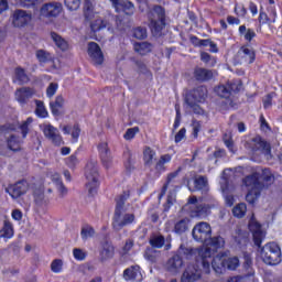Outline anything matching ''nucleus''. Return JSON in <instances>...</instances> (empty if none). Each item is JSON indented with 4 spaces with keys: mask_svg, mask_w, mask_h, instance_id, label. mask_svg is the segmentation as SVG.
<instances>
[{
    "mask_svg": "<svg viewBox=\"0 0 282 282\" xmlns=\"http://www.w3.org/2000/svg\"><path fill=\"white\" fill-rule=\"evenodd\" d=\"M180 254L183 259L200 263V268L205 274H210V267L217 274H221L224 268H226L227 253L220 252L213 259L215 251L210 249V247L192 248L186 245H181Z\"/></svg>",
    "mask_w": 282,
    "mask_h": 282,
    "instance_id": "1",
    "label": "nucleus"
},
{
    "mask_svg": "<svg viewBox=\"0 0 282 282\" xmlns=\"http://www.w3.org/2000/svg\"><path fill=\"white\" fill-rule=\"evenodd\" d=\"M242 184L248 191L246 196L248 204H254L261 196V191L274 184V175L268 169H258L252 174L246 176L242 180Z\"/></svg>",
    "mask_w": 282,
    "mask_h": 282,
    "instance_id": "2",
    "label": "nucleus"
},
{
    "mask_svg": "<svg viewBox=\"0 0 282 282\" xmlns=\"http://www.w3.org/2000/svg\"><path fill=\"white\" fill-rule=\"evenodd\" d=\"M129 199V193L124 192L122 195L116 198V209L112 218V228L113 230H122V228L127 226H131L133 221H135V215L133 213H128L129 204L127 200Z\"/></svg>",
    "mask_w": 282,
    "mask_h": 282,
    "instance_id": "3",
    "label": "nucleus"
},
{
    "mask_svg": "<svg viewBox=\"0 0 282 282\" xmlns=\"http://www.w3.org/2000/svg\"><path fill=\"white\" fill-rule=\"evenodd\" d=\"M63 14V3L58 1H50L43 3L37 11V19L42 23H52Z\"/></svg>",
    "mask_w": 282,
    "mask_h": 282,
    "instance_id": "4",
    "label": "nucleus"
},
{
    "mask_svg": "<svg viewBox=\"0 0 282 282\" xmlns=\"http://www.w3.org/2000/svg\"><path fill=\"white\" fill-rule=\"evenodd\" d=\"M150 20V29L154 36H160L166 25V12L160 6L153 7L148 13Z\"/></svg>",
    "mask_w": 282,
    "mask_h": 282,
    "instance_id": "5",
    "label": "nucleus"
},
{
    "mask_svg": "<svg viewBox=\"0 0 282 282\" xmlns=\"http://www.w3.org/2000/svg\"><path fill=\"white\" fill-rule=\"evenodd\" d=\"M84 14L86 19L90 20V30L93 33V35H90V39H94L95 41H99L98 36H96V32H100V30H105V28L109 25V22L100 18L98 13L94 14V6L91 4V2L87 0L84 6Z\"/></svg>",
    "mask_w": 282,
    "mask_h": 282,
    "instance_id": "6",
    "label": "nucleus"
},
{
    "mask_svg": "<svg viewBox=\"0 0 282 282\" xmlns=\"http://www.w3.org/2000/svg\"><path fill=\"white\" fill-rule=\"evenodd\" d=\"M206 94H208L206 87L200 86L191 90L185 97V102L188 108L193 109L194 113H197L198 116L204 113V109L199 107V102H204V100H206Z\"/></svg>",
    "mask_w": 282,
    "mask_h": 282,
    "instance_id": "7",
    "label": "nucleus"
},
{
    "mask_svg": "<svg viewBox=\"0 0 282 282\" xmlns=\"http://www.w3.org/2000/svg\"><path fill=\"white\" fill-rule=\"evenodd\" d=\"M260 257L267 265H279L281 262V247L275 242H269L262 247Z\"/></svg>",
    "mask_w": 282,
    "mask_h": 282,
    "instance_id": "8",
    "label": "nucleus"
},
{
    "mask_svg": "<svg viewBox=\"0 0 282 282\" xmlns=\"http://www.w3.org/2000/svg\"><path fill=\"white\" fill-rule=\"evenodd\" d=\"M85 176L87 180L86 187L88 188L89 195L94 196L98 188V162L90 160L86 164Z\"/></svg>",
    "mask_w": 282,
    "mask_h": 282,
    "instance_id": "9",
    "label": "nucleus"
},
{
    "mask_svg": "<svg viewBox=\"0 0 282 282\" xmlns=\"http://www.w3.org/2000/svg\"><path fill=\"white\" fill-rule=\"evenodd\" d=\"M17 127L14 124L7 123L0 128V142H3V140H7V144L11 151H20L21 150V140L17 138L15 135H10L8 138V134L11 131H14Z\"/></svg>",
    "mask_w": 282,
    "mask_h": 282,
    "instance_id": "10",
    "label": "nucleus"
},
{
    "mask_svg": "<svg viewBox=\"0 0 282 282\" xmlns=\"http://www.w3.org/2000/svg\"><path fill=\"white\" fill-rule=\"evenodd\" d=\"M32 21H34V15L32 11H26L23 9H17L12 14V24L13 28L22 29L30 28L32 25Z\"/></svg>",
    "mask_w": 282,
    "mask_h": 282,
    "instance_id": "11",
    "label": "nucleus"
},
{
    "mask_svg": "<svg viewBox=\"0 0 282 282\" xmlns=\"http://www.w3.org/2000/svg\"><path fill=\"white\" fill-rule=\"evenodd\" d=\"M192 237L199 243H206L213 237L210 224L204 221L196 224L192 230Z\"/></svg>",
    "mask_w": 282,
    "mask_h": 282,
    "instance_id": "12",
    "label": "nucleus"
},
{
    "mask_svg": "<svg viewBox=\"0 0 282 282\" xmlns=\"http://www.w3.org/2000/svg\"><path fill=\"white\" fill-rule=\"evenodd\" d=\"M257 59V53L254 48L250 46H241L237 52L234 63L235 65H252Z\"/></svg>",
    "mask_w": 282,
    "mask_h": 282,
    "instance_id": "13",
    "label": "nucleus"
},
{
    "mask_svg": "<svg viewBox=\"0 0 282 282\" xmlns=\"http://www.w3.org/2000/svg\"><path fill=\"white\" fill-rule=\"evenodd\" d=\"M202 263L196 262L195 264H189L186 267L185 271L181 276V282H195L202 279V269L199 268Z\"/></svg>",
    "mask_w": 282,
    "mask_h": 282,
    "instance_id": "14",
    "label": "nucleus"
},
{
    "mask_svg": "<svg viewBox=\"0 0 282 282\" xmlns=\"http://www.w3.org/2000/svg\"><path fill=\"white\" fill-rule=\"evenodd\" d=\"M41 129L47 140H50L55 147H61L63 144V137L54 126L50 123H44Z\"/></svg>",
    "mask_w": 282,
    "mask_h": 282,
    "instance_id": "15",
    "label": "nucleus"
},
{
    "mask_svg": "<svg viewBox=\"0 0 282 282\" xmlns=\"http://www.w3.org/2000/svg\"><path fill=\"white\" fill-rule=\"evenodd\" d=\"M88 56L94 65H102L105 63V54H102L100 45L95 42L88 43Z\"/></svg>",
    "mask_w": 282,
    "mask_h": 282,
    "instance_id": "16",
    "label": "nucleus"
},
{
    "mask_svg": "<svg viewBox=\"0 0 282 282\" xmlns=\"http://www.w3.org/2000/svg\"><path fill=\"white\" fill-rule=\"evenodd\" d=\"M249 230L252 232L253 243L261 248V243H263V239H265V232L261 229V225L254 219H251L249 223Z\"/></svg>",
    "mask_w": 282,
    "mask_h": 282,
    "instance_id": "17",
    "label": "nucleus"
},
{
    "mask_svg": "<svg viewBox=\"0 0 282 282\" xmlns=\"http://www.w3.org/2000/svg\"><path fill=\"white\" fill-rule=\"evenodd\" d=\"M6 193H8L12 199H19L21 195H25V193H28V182L20 181L14 185H10L6 188Z\"/></svg>",
    "mask_w": 282,
    "mask_h": 282,
    "instance_id": "18",
    "label": "nucleus"
},
{
    "mask_svg": "<svg viewBox=\"0 0 282 282\" xmlns=\"http://www.w3.org/2000/svg\"><path fill=\"white\" fill-rule=\"evenodd\" d=\"M178 254L180 256L172 257L166 263V270L167 272H171V274H177V272L182 270V265H184V260L188 261V259L184 258L182 253H180V248H178ZM189 261H195V260H189Z\"/></svg>",
    "mask_w": 282,
    "mask_h": 282,
    "instance_id": "19",
    "label": "nucleus"
},
{
    "mask_svg": "<svg viewBox=\"0 0 282 282\" xmlns=\"http://www.w3.org/2000/svg\"><path fill=\"white\" fill-rule=\"evenodd\" d=\"M116 12H124L131 17L135 12V7L129 0H110Z\"/></svg>",
    "mask_w": 282,
    "mask_h": 282,
    "instance_id": "20",
    "label": "nucleus"
},
{
    "mask_svg": "<svg viewBox=\"0 0 282 282\" xmlns=\"http://www.w3.org/2000/svg\"><path fill=\"white\" fill-rule=\"evenodd\" d=\"M124 281L142 282L144 276L140 270V265H132L123 271Z\"/></svg>",
    "mask_w": 282,
    "mask_h": 282,
    "instance_id": "21",
    "label": "nucleus"
},
{
    "mask_svg": "<svg viewBox=\"0 0 282 282\" xmlns=\"http://www.w3.org/2000/svg\"><path fill=\"white\" fill-rule=\"evenodd\" d=\"M250 148L253 153H257V151H262V153L270 154L271 148L270 143L263 141L261 137H256L250 142Z\"/></svg>",
    "mask_w": 282,
    "mask_h": 282,
    "instance_id": "22",
    "label": "nucleus"
},
{
    "mask_svg": "<svg viewBox=\"0 0 282 282\" xmlns=\"http://www.w3.org/2000/svg\"><path fill=\"white\" fill-rule=\"evenodd\" d=\"M35 94L36 91H34V88L23 87L15 91V99L21 105H25V102H28V100H30V98H32V96Z\"/></svg>",
    "mask_w": 282,
    "mask_h": 282,
    "instance_id": "23",
    "label": "nucleus"
},
{
    "mask_svg": "<svg viewBox=\"0 0 282 282\" xmlns=\"http://www.w3.org/2000/svg\"><path fill=\"white\" fill-rule=\"evenodd\" d=\"M98 151L100 153L101 162L106 169H109L111 166V152L109 151V147L107 145V142H101L98 145Z\"/></svg>",
    "mask_w": 282,
    "mask_h": 282,
    "instance_id": "24",
    "label": "nucleus"
},
{
    "mask_svg": "<svg viewBox=\"0 0 282 282\" xmlns=\"http://www.w3.org/2000/svg\"><path fill=\"white\" fill-rule=\"evenodd\" d=\"M182 167H178L175 172H172L167 175V181L163 185L161 197L166 195V191H169L170 186H172V188L177 187V175H180Z\"/></svg>",
    "mask_w": 282,
    "mask_h": 282,
    "instance_id": "25",
    "label": "nucleus"
},
{
    "mask_svg": "<svg viewBox=\"0 0 282 282\" xmlns=\"http://www.w3.org/2000/svg\"><path fill=\"white\" fill-rule=\"evenodd\" d=\"M210 210V206L204 203H197L194 207L191 208L192 217H206Z\"/></svg>",
    "mask_w": 282,
    "mask_h": 282,
    "instance_id": "26",
    "label": "nucleus"
},
{
    "mask_svg": "<svg viewBox=\"0 0 282 282\" xmlns=\"http://www.w3.org/2000/svg\"><path fill=\"white\" fill-rule=\"evenodd\" d=\"M51 39L53 43L61 50L62 52H67L69 50V43L63 36L58 35L56 32H51Z\"/></svg>",
    "mask_w": 282,
    "mask_h": 282,
    "instance_id": "27",
    "label": "nucleus"
},
{
    "mask_svg": "<svg viewBox=\"0 0 282 282\" xmlns=\"http://www.w3.org/2000/svg\"><path fill=\"white\" fill-rule=\"evenodd\" d=\"M155 158H158V153L151 147H145L143 149V162L145 166H153Z\"/></svg>",
    "mask_w": 282,
    "mask_h": 282,
    "instance_id": "28",
    "label": "nucleus"
},
{
    "mask_svg": "<svg viewBox=\"0 0 282 282\" xmlns=\"http://www.w3.org/2000/svg\"><path fill=\"white\" fill-rule=\"evenodd\" d=\"M14 237V226L10 220H4L3 227L0 229V239H12Z\"/></svg>",
    "mask_w": 282,
    "mask_h": 282,
    "instance_id": "29",
    "label": "nucleus"
},
{
    "mask_svg": "<svg viewBox=\"0 0 282 282\" xmlns=\"http://www.w3.org/2000/svg\"><path fill=\"white\" fill-rule=\"evenodd\" d=\"M113 254H116V249L113 248V245L110 242H105L101 246L100 250V257L104 261H107V259H113Z\"/></svg>",
    "mask_w": 282,
    "mask_h": 282,
    "instance_id": "30",
    "label": "nucleus"
},
{
    "mask_svg": "<svg viewBox=\"0 0 282 282\" xmlns=\"http://www.w3.org/2000/svg\"><path fill=\"white\" fill-rule=\"evenodd\" d=\"M153 50V44L149 42H137L134 43V52L141 56H147Z\"/></svg>",
    "mask_w": 282,
    "mask_h": 282,
    "instance_id": "31",
    "label": "nucleus"
},
{
    "mask_svg": "<svg viewBox=\"0 0 282 282\" xmlns=\"http://www.w3.org/2000/svg\"><path fill=\"white\" fill-rule=\"evenodd\" d=\"M51 111L53 116H58L61 113V109L65 107V98L63 96H57L54 101L50 102Z\"/></svg>",
    "mask_w": 282,
    "mask_h": 282,
    "instance_id": "32",
    "label": "nucleus"
},
{
    "mask_svg": "<svg viewBox=\"0 0 282 282\" xmlns=\"http://www.w3.org/2000/svg\"><path fill=\"white\" fill-rule=\"evenodd\" d=\"M210 248H214V250H221L226 246V240L221 236H214L206 241Z\"/></svg>",
    "mask_w": 282,
    "mask_h": 282,
    "instance_id": "33",
    "label": "nucleus"
},
{
    "mask_svg": "<svg viewBox=\"0 0 282 282\" xmlns=\"http://www.w3.org/2000/svg\"><path fill=\"white\" fill-rule=\"evenodd\" d=\"M62 131L64 135H69L70 133L73 142H78V138H80V127H78L77 124H75L73 128L69 126H64L62 128Z\"/></svg>",
    "mask_w": 282,
    "mask_h": 282,
    "instance_id": "34",
    "label": "nucleus"
},
{
    "mask_svg": "<svg viewBox=\"0 0 282 282\" xmlns=\"http://www.w3.org/2000/svg\"><path fill=\"white\" fill-rule=\"evenodd\" d=\"M34 202L36 206H46L50 203V198H47L43 192V188H37L33 193Z\"/></svg>",
    "mask_w": 282,
    "mask_h": 282,
    "instance_id": "35",
    "label": "nucleus"
},
{
    "mask_svg": "<svg viewBox=\"0 0 282 282\" xmlns=\"http://www.w3.org/2000/svg\"><path fill=\"white\" fill-rule=\"evenodd\" d=\"M194 76L196 80H200L202 83H204L213 78V70H208L206 68H196L194 72Z\"/></svg>",
    "mask_w": 282,
    "mask_h": 282,
    "instance_id": "36",
    "label": "nucleus"
},
{
    "mask_svg": "<svg viewBox=\"0 0 282 282\" xmlns=\"http://www.w3.org/2000/svg\"><path fill=\"white\" fill-rule=\"evenodd\" d=\"M188 224H191V219L186 217L176 220V223L174 224V232H176V235H183V232H186V230H188Z\"/></svg>",
    "mask_w": 282,
    "mask_h": 282,
    "instance_id": "37",
    "label": "nucleus"
},
{
    "mask_svg": "<svg viewBox=\"0 0 282 282\" xmlns=\"http://www.w3.org/2000/svg\"><path fill=\"white\" fill-rule=\"evenodd\" d=\"M171 160H173V156L171 154L161 155L155 164V170L160 173L166 171V164L171 163Z\"/></svg>",
    "mask_w": 282,
    "mask_h": 282,
    "instance_id": "38",
    "label": "nucleus"
},
{
    "mask_svg": "<svg viewBox=\"0 0 282 282\" xmlns=\"http://www.w3.org/2000/svg\"><path fill=\"white\" fill-rule=\"evenodd\" d=\"M232 84H227V85H220L216 88V94L220 98H230V94H232Z\"/></svg>",
    "mask_w": 282,
    "mask_h": 282,
    "instance_id": "39",
    "label": "nucleus"
},
{
    "mask_svg": "<svg viewBox=\"0 0 282 282\" xmlns=\"http://www.w3.org/2000/svg\"><path fill=\"white\" fill-rule=\"evenodd\" d=\"M220 188L223 191V195L225 197L227 206H232L235 204V197L228 194V183L226 182V180L221 181Z\"/></svg>",
    "mask_w": 282,
    "mask_h": 282,
    "instance_id": "40",
    "label": "nucleus"
},
{
    "mask_svg": "<svg viewBox=\"0 0 282 282\" xmlns=\"http://www.w3.org/2000/svg\"><path fill=\"white\" fill-rule=\"evenodd\" d=\"M195 191H208V178L206 176H197L194 180Z\"/></svg>",
    "mask_w": 282,
    "mask_h": 282,
    "instance_id": "41",
    "label": "nucleus"
},
{
    "mask_svg": "<svg viewBox=\"0 0 282 282\" xmlns=\"http://www.w3.org/2000/svg\"><path fill=\"white\" fill-rule=\"evenodd\" d=\"M247 210H248V207L246 206V204L240 203L234 207L232 215H234V217L241 219V217L246 216Z\"/></svg>",
    "mask_w": 282,
    "mask_h": 282,
    "instance_id": "42",
    "label": "nucleus"
},
{
    "mask_svg": "<svg viewBox=\"0 0 282 282\" xmlns=\"http://www.w3.org/2000/svg\"><path fill=\"white\" fill-rule=\"evenodd\" d=\"M15 79L18 83H20V85L30 82V77H28V74H25V70L21 67L15 68Z\"/></svg>",
    "mask_w": 282,
    "mask_h": 282,
    "instance_id": "43",
    "label": "nucleus"
},
{
    "mask_svg": "<svg viewBox=\"0 0 282 282\" xmlns=\"http://www.w3.org/2000/svg\"><path fill=\"white\" fill-rule=\"evenodd\" d=\"M132 36H133V39H138V40L147 39V36H148L147 28L137 26V28L132 29Z\"/></svg>",
    "mask_w": 282,
    "mask_h": 282,
    "instance_id": "44",
    "label": "nucleus"
},
{
    "mask_svg": "<svg viewBox=\"0 0 282 282\" xmlns=\"http://www.w3.org/2000/svg\"><path fill=\"white\" fill-rule=\"evenodd\" d=\"M36 108L35 113L39 118H47V109H45V105L43 101L36 100L35 101Z\"/></svg>",
    "mask_w": 282,
    "mask_h": 282,
    "instance_id": "45",
    "label": "nucleus"
},
{
    "mask_svg": "<svg viewBox=\"0 0 282 282\" xmlns=\"http://www.w3.org/2000/svg\"><path fill=\"white\" fill-rule=\"evenodd\" d=\"M35 56L40 63H48V61H52V54L43 50L36 51Z\"/></svg>",
    "mask_w": 282,
    "mask_h": 282,
    "instance_id": "46",
    "label": "nucleus"
},
{
    "mask_svg": "<svg viewBox=\"0 0 282 282\" xmlns=\"http://www.w3.org/2000/svg\"><path fill=\"white\" fill-rule=\"evenodd\" d=\"M82 239L84 241H87V239H91L94 235H96V231L91 228V226H84L80 231Z\"/></svg>",
    "mask_w": 282,
    "mask_h": 282,
    "instance_id": "47",
    "label": "nucleus"
},
{
    "mask_svg": "<svg viewBox=\"0 0 282 282\" xmlns=\"http://www.w3.org/2000/svg\"><path fill=\"white\" fill-rule=\"evenodd\" d=\"M225 265L227 270H237V268H239V258L232 257L228 258L227 260L225 259Z\"/></svg>",
    "mask_w": 282,
    "mask_h": 282,
    "instance_id": "48",
    "label": "nucleus"
},
{
    "mask_svg": "<svg viewBox=\"0 0 282 282\" xmlns=\"http://www.w3.org/2000/svg\"><path fill=\"white\" fill-rule=\"evenodd\" d=\"M200 61H203V63H206V65H209L210 67H215V65L217 64V59H215V57L210 56V54L206 52L200 53Z\"/></svg>",
    "mask_w": 282,
    "mask_h": 282,
    "instance_id": "49",
    "label": "nucleus"
},
{
    "mask_svg": "<svg viewBox=\"0 0 282 282\" xmlns=\"http://www.w3.org/2000/svg\"><path fill=\"white\" fill-rule=\"evenodd\" d=\"M150 246H152V248H163L164 247L163 236H154L153 238H151Z\"/></svg>",
    "mask_w": 282,
    "mask_h": 282,
    "instance_id": "50",
    "label": "nucleus"
},
{
    "mask_svg": "<svg viewBox=\"0 0 282 282\" xmlns=\"http://www.w3.org/2000/svg\"><path fill=\"white\" fill-rule=\"evenodd\" d=\"M51 270L55 274H59V272H63V260L61 259L53 260V262L51 263Z\"/></svg>",
    "mask_w": 282,
    "mask_h": 282,
    "instance_id": "51",
    "label": "nucleus"
},
{
    "mask_svg": "<svg viewBox=\"0 0 282 282\" xmlns=\"http://www.w3.org/2000/svg\"><path fill=\"white\" fill-rule=\"evenodd\" d=\"M65 164L68 169H76L79 164L78 158L75 154L65 159Z\"/></svg>",
    "mask_w": 282,
    "mask_h": 282,
    "instance_id": "52",
    "label": "nucleus"
},
{
    "mask_svg": "<svg viewBox=\"0 0 282 282\" xmlns=\"http://www.w3.org/2000/svg\"><path fill=\"white\" fill-rule=\"evenodd\" d=\"M73 257L76 261H85L87 259V251L76 248L73 250Z\"/></svg>",
    "mask_w": 282,
    "mask_h": 282,
    "instance_id": "53",
    "label": "nucleus"
},
{
    "mask_svg": "<svg viewBox=\"0 0 282 282\" xmlns=\"http://www.w3.org/2000/svg\"><path fill=\"white\" fill-rule=\"evenodd\" d=\"M56 91H58V84L51 83L46 88L47 98H54V96H56Z\"/></svg>",
    "mask_w": 282,
    "mask_h": 282,
    "instance_id": "54",
    "label": "nucleus"
},
{
    "mask_svg": "<svg viewBox=\"0 0 282 282\" xmlns=\"http://www.w3.org/2000/svg\"><path fill=\"white\" fill-rule=\"evenodd\" d=\"M67 10H78L80 8V0H64Z\"/></svg>",
    "mask_w": 282,
    "mask_h": 282,
    "instance_id": "55",
    "label": "nucleus"
},
{
    "mask_svg": "<svg viewBox=\"0 0 282 282\" xmlns=\"http://www.w3.org/2000/svg\"><path fill=\"white\" fill-rule=\"evenodd\" d=\"M137 133H140V128H138V127L129 128L126 131L123 138H124V140H133V138H135Z\"/></svg>",
    "mask_w": 282,
    "mask_h": 282,
    "instance_id": "56",
    "label": "nucleus"
},
{
    "mask_svg": "<svg viewBox=\"0 0 282 282\" xmlns=\"http://www.w3.org/2000/svg\"><path fill=\"white\" fill-rule=\"evenodd\" d=\"M30 124H32V118H28L21 126L20 129L22 131V138L28 137V132L30 131Z\"/></svg>",
    "mask_w": 282,
    "mask_h": 282,
    "instance_id": "57",
    "label": "nucleus"
},
{
    "mask_svg": "<svg viewBox=\"0 0 282 282\" xmlns=\"http://www.w3.org/2000/svg\"><path fill=\"white\" fill-rule=\"evenodd\" d=\"M42 0H19V3L22 8H34L37 3H41Z\"/></svg>",
    "mask_w": 282,
    "mask_h": 282,
    "instance_id": "58",
    "label": "nucleus"
},
{
    "mask_svg": "<svg viewBox=\"0 0 282 282\" xmlns=\"http://www.w3.org/2000/svg\"><path fill=\"white\" fill-rule=\"evenodd\" d=\"M144 259H147V261H150L151 263H155V251L153 248L147 249L144 253Z\"/></svg>",
    "mask_w": 282,
    "mask_h": 282,
    "instance_id": "59",
    "label": "nucleus"
},
{
    "mask_svg": "<svg viewBox=\"0 0 282 282\" xmlns=\"http://www.w3.org/2000/svg\"><path fill=\"white\" fill-rule=\"evenodd\" d=\"M48 177L52 180L55 186L63 183V181L61 180V174L56 172H48Z\"/></svg>",
    "mask_w": 282,
    "mask_h": 282,
    "instance_id": "60",
    "label": "nucleus"
},
{
    "mask_svg": "<svg viewBox=\"0 0 282 282\" xmlns=\"http://www.w3.org/2000/svg\"><path fill=\"white\" fill-rule=\"evenodd\" d=\"M192 129H193V137L197 138L199 134V131H202V123L197 120H194L192 123Z\"/></svg>",
    "mask_w": 282,
    "mask_h": 282,
    "instance_id": "61",
    "label": "nucleus"
},
{
    "mask_svg": "<svg viewBox=\"0 0 282 282\" xmlns=\"http://www.w3.org/2000/svg\"><path fill=\"white\" fill-rule=\"evenodd\" d=\"M272 98H274L273 94H269L263 98L264 109H270V107H272Z\"/></svg>",
    "mask_w": 282,
    "mask_h": 282,
    "instance_id": "62",
    "label": "nucleus"
},
{
    "mask_svg": "<svg viewBox=\"0 0 282 282\" xmlns=\"http://www.w3.org/2000/svg\"><path fill=\"white\" fill-rule=\"evenodd\" d=\"M235 12L238 17H246L248 11L246 10V7L241 4H236Z\"/></svg>",
    "mask_w": 282,
    "mask_h": 282,
    "instance_id": "63",
    "label": "nucleus"
},
{
    "mask_svg": "<svg viewBox=\"0 0 282 282\" xmlns=\"http://www.w3.org/2000/svg\"><path fill=\"white\" fill-rule=\"evenodd\" d=\"M55 186H56L61 197H65V195H67V187H65V184H63V182L58 183Z\"/></svg>",
    "mask_w": 282,
    "mask_h": 282,
    "instance_id": "64",
    "label": "nucleus"
}]
</instances>
